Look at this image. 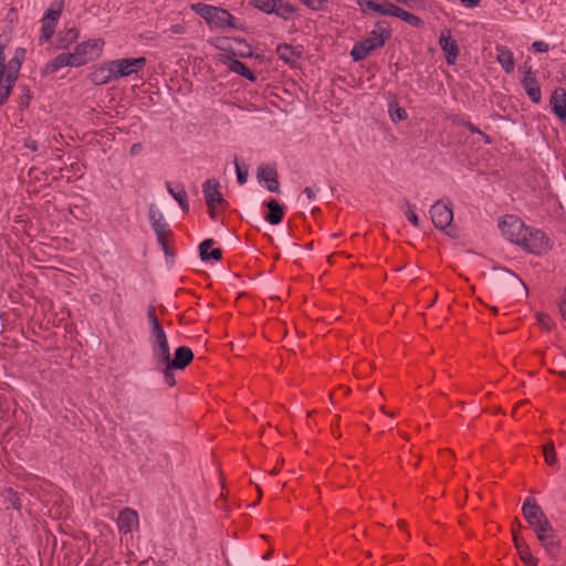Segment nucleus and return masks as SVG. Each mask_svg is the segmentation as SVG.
Wrapping results in <instances>:
<instances>
[{
	"instance_id": "nucleus-1",
	"label": "nucleus",
	"mask_w": 566,
	"mask_h": 566,
	"mask_svg": "<svg viewBox=\"0 0 566 566\" xmlns=\"http://www.w3.org/2000/svg\"><path fill=\"white\" fill-rule=\"evenodd\" d=\"M389 36L390 30L380 23L376 24L375 29L369 33L367 39L357 42L353 46L350 56L354 61L364 60L371 51L382 46Z\"/></svg>"
},
{
	"instance_id": "nucleus-2",
	"label": "nucleus",
	"mask_w": 566,
	"mask_h": 566,
	"mask_svg": "<svg viewBox=\"0 0 566 566\" xmlns=\"http://www.w3.org/2000/svg\"><path fill=\"white\" fill-rule=\"evenodd\" d=\"M24 57V51H17L15 55L9 61L6 71L4 85L0 88V105H3L9 98L13 85L18 78L19 71Z\"/></svg>"
},
{
	"instance_id": "nucleus-3",
	"label": "nucleus",
	"mask_w": 566,
	"mask_h": 566,
	"mask_svg": "<svg viewBox=\"0 0 566 566\" xmlns=\"http://www.w3.org/2000/svg\"><path fill=\"white\" fill-rule=\"evenodd\" d=\"M249 6L265 14H276L283 20H289L294 13L292 4L282 0H248Z\"/></svg>"
},
{
	"instance_id": "nucleus-4",
	"label": "nucleus",
	"mask_w": 566,
	"mask_h": 566,
	"mask_svg": "<svg viewBox=\"0 0 566 566\" xmlns=\"http://www.w3.org/2000/svg\"><path fill=\"white\" fill-rule=\"evenodd\" d=\"M148 218L151 229L156 233L158 243L163 247L164 250H166L168 239L171 235V231L169 229V224L164 218V214L155 203H150L148 206Z\"/></svg>"
},
{
	"instance_id": "nucleus-5",
	"label": "nucleus",
	"mask_w": 566,
	"mask_h": 566,
	"mask_svg": "<svg viewBox=\"0 0 566 566\" xmlns=\"http://www.w3.org/2000/svg\"><path fill=\"white\" fill-rule=\"evenodd\" d=\"M500 228L503 235L516 244H520L521 241L525 240V235L527 234V227L521 219L514 216L505 217L500 223Z\"/></svg>"
},
{
	"instance_id": "nucleus-6",
	"label": "nucleus",
	"mask_w": 566,
	"mask_h": 566,
	"mask_svg": "<svg viewBox=\"0 0 566 566\" xmlns=\"http://www.w3.org/2000/svg\"><path fill=\"white\" fill-rule=\"evenodd\" d=\"M525 240L521 241V245L526 252L534 254H543L548 251V239L541 230H532L527 228Z\"/></svg>"
},
{
	"instance_id": "nucleus-7",
	"label": "nucleus",
	"mask_w": 566,
	"mask_h": 566,
	"mask_svg": "<svg viewBox=\"0 0 566 566\" xmlns=\"http://www.w3.org/2000/svg\"><path fill=\"white\" fill-rule=\"evenodd\" d=\"M103 46L104 41L102 39H93L78 44L74 53L80 66L99 57Z\"/></svg>"
},
{
	"instance_id": "nucleus-8",
	"label": "nucleus",
	"mask_w": 566,
	"mask_h": 566,
	"mask_svg": "<svg viewBox=\"0 0 566 566\" xmlns=\"http://www.w3.org/2000/svg\"><path fill=\"white\" fill-rule=\"evenodd\" d=\"M522 512H523V515L525 517V520L528 522V524L535 530L537 527H542L543 528V524H544V530L543 531H547V517L546 515L544 514L543 510L541 509V506L535 502L534 499L532 497H527L522 506Z\"/></svg>"
},
{
	"instance_id": "nucleus-9",
	"label": "nucleus",
	"mask_w": 566,
	"mask_h": 566,
	"mask_svg": "<svg viewBox=\"0 0 566 566\" xmlns=\"http://www.w3.org/2000/svg\"><path fill=\"white\" fill-rule=\"evenodd\" d=\"M429 212L433 224L440 230H446L453 221L452 208L441 200L436 201Z\"/></svg>"
},
{
	"instance_id": "nucleus-10",
	"label": "nucleus",
	"mask_w": 566,
	"mask_h": 566,
	"mask_svg": "<svg viewBox=\"0 0 566 566\" xmlns=\"http://www.w3.org/2000/svg\"><path fill=\"white\" fill-rule=\"evenodd\" d=\"M544 528L545 527L543 526V530ZM534 531L537 539L541 542L546 553L552 557L556 558L559 552L560 542L557 539L555 530L549 523V521L547 522V531H542L541 526L535 528Z\"/></svg>"
},
{
	"instance_id": "nucleus-11",
	"label": "nucleus",
	"mask_w": 566,
	"mask_h": 566,
	"mask_svg": "<svg viewBox=\"0 0 566 566\" xmlns=\"http://www.w3.org/2000/svg\"><path fill=\"white\" fill-rule=\"evenodd\" d=\"M112 62V67L114 70L115 78L128 76L130 74L136 73L138 70L143 69L146 64V59L144 56L136 59H120L114 60Z\"/></svg>"
},
{
	"instance_id": "nucleus-12",
	"label": "nucleus",
	"mask_w": 566,
	"mask_h": 566,
	"mask_svg": "<svg viewBox=\"0 0 566 566\" xmlns=\"http://www.w3.org/2000/svg\"><path fill=\"white\" fill-rule=\"evenodd\" d=\"M153 355L156 359L157 364H164L168 361V357L170 355V348L168 345V339L164 329L157 331L153 333Z\"/></svg>"
},
{
	"instance_id": "nucleus-13",
	"label": "nucleus",
	"mask_w": 566,
	"mask_h": 566,
	"mask_svg": "<svg viewBox=\"0 0 566 566\" xmlns=\"http://www.w3.org/2000/svg\"><path fill=\"white\" fill-rule=\"evenodd\" d=\"M61 14V7L57 9L50 8L42 18V28L40 41L45 42L52 38L55 27Z\"/></svg>"
},
{
	"instance_id": "nucleus-14",
	"label": "nucleus",
	"mask_w": 566,
	"mask_h": 566,
	"mask_svg": "<svg viewBox=\"0 0 566 566\" xmlns=\"http://www.w3.org/2000/svg\"><path fill=\"white\" fill-rule=\"evenodd\" d=\"M211 28H235L233 15L226 9L214 7L208 22Z\"/></svg>"
},
{
	"instance_id": "nucleus-15",
	"label": "nucleus",
	"mask_w": 566,
	"mask_h": 566,
	"mask_svg": "<svg viewBox=\"0 0 566 566\" xmlns=\"http://www.w3.org/2000/svg\"><path fill=\"white\" fill-rule=\"evenodd\" d=\"M203 195L208 207L221 205L224 202L220 192V182L217 179H208L203 184Z\"/></svg>"
},
{
	"instance_id": "nucleus-16",
	"label": "nucleus",
	"mask_w": 566,
	"mask_h": 566,
	"mask_svg": "<svg viewBox=\"0 0 566 566\" xmlns=\"http://www.w3.org/2000/svg\"><path fill=\"white\" fill-rule=\"evenodd\" d=\"M439 44L446 54L447 63L449 65L454 64L459 56V48L457 41L452 39L450 31L441 33Z\"/></svg>"
},
{
	"instance_id": "nucleus-17",
	"label": "nucleus",
	"mask_w": 566,
	"mask_h": 566,
	"mask_svg": "<svg viewBox=\"0 0 566 566\" xmlns=\"http://www.w3.org/2000/svg\"><path fill=\"white\" fill-rule=\"evenodd\" d=\"M64 66H72V67L80 66L74 52L73 53L66 52V53L59 54L55 59H53L45 65V72L46 73H55L56 71H59L60 69H62Z\"/></svg>"
},
{
	"instance_id": "nucleus-18",
	"label": "nucleus",
	"mask_w": 566,
	"mask_h": 566,
	"mask_svg": "<svg viewBox=\"0 0 566 566\" xmlns=\"http://www.w3.org/2000/svg\"><path fill=\"white\" fill-rule=\"evenodd\" d=\"M193 359L192 350L187 346H180L175 352V357L171 358L169 355L168 361L164 364H169L170 367H175V369H185Z\"/></svg>"
},
{
	"instance_id": "nucleus-19",
	"label": "nucleus",
	"mask_w": 566,
	"mask_h": 566,
	"mask_svg": "<svg viewBox=\"0 0 566 566\" xmlns=\"http://www.w3.org/2000/svg\"><path fill=\"white\" fill-rule=\"evenodd\" d=\"M497 281L500 290L521 289L526 292V286L523 281L509 270H501L497 274Z\"/></svg>"
},
{
	"instance_id": "nucleus-20",
	"label": "nucleus",
	"mask_w": 566,
	"mask_h": 566,
	"mask_svg": "<svg viewBox=\"0 0 566 566\" xmlns=\"http://www.w3.org/2000/svg\"><path fill=\"white\" fill-rule=\"evenodd\" d=\"M359 4L364 11L371 10L382 15L395 17V13L397 11V6L392 4L388 0H381V2L367 0L365 2H359Z\"/></svg>"
},
{
	"instance_id": "nucleus-21",
	"label": "nucleus",
	"mask_w": 566,
	"mask_h": 566,
	"mask_svg": "<svg viewBox=\"0 0 566 566\" xmlns=\"http://www.w3.org/2000/svg\"><path fill=\"white\" fill-rule=\"evenodd\" d=\"M117 524L119 531L125 534L130 533L138 526L137 512L132 509H124L118 515Z\"/></svg>"
},
{
	"instance_id": "nucleus-22",
	"label": "nucleus",
	"mask_w": 566,
	"mask_h": 566,
	"mask_svg": "<svg viewBox=\"0 0 566 566\" xmlns=\"http://www.w3.org/2000/svg\"><path fill=\"white\" fill-rule=\"evenodd\" d=\"M551 105L553 113L566 124V92L563 88H557L553 92L551 97Z\"/></svg>"
},
{
	"instance_id": "nucleus-23",
	"label": "nucleus",
	"mask_w": 566,
	"mask_h": 566,
	"mask_svg": "<svg viewBox=\"0 0 566 566\" xmlns=\"http://www.w3.org/2000/svg\"><path fill=\"white\" fill-rule=\"evenodd\" d=\"M258 179L260 182L264 181L266 184V188L271 192L280 191V184L276 178V171L274 168L264 166L259 167L258 169Z\"/></svg>"
},
{
	"instance_id": "nucleus-24",
	"label": "nucleus",
	"mask_w": 566,
	"mask_h": 566,
	"mask_svg": "<svg viewBox=\"0 0 566 566\" xmlns=\"http://www.w3.org/2000/svg\"><path fill=\"white\" fill-rule=\"evenodd\" d=\"M92 82L96 85H103L111 81L116 80L114 70L112 67V62H108L105 65H102L94 70L91 74Z\"/></svg>"
},
{
	"instance_id": "nucleus-25",
	"label": "nucleus",
	"mask_w": 566,
	"mask_h": 566,
	"mask_svg": "<svg viewBox=\"0 0 566 566\" xmlns=\"http://www.w3.org/2000/svg\"><path fill=\"white\" fill-rule=\"evenodd\" d=\"M523 86L526 91V94L528 95L530 99L533 103H539L541 101V90L537 84L536 78L532 75L531 72H528L524 80H523Z\"/></svg>"
},
{
	"instance_id": "nucleus-26",
	"label": "nucleus",
	"mask_w": 566,
	"mask_h": 566,
	"mask_svg": "<svg viewBox=\"0 0 566 566\" xmlns=\"http://www.w3.org/2000/svg\"><path fill=\"white\" fill-rule=\"evenodd\" d=\"M497 56L496 60L504 69L506 73H512L514 71L515 61L511 50L505 46H496Z\"/></svg>"
},
{
	"instance_id": "nucleus-27",
	"label": "nucleus",
	"mask_w": 566,
	"mask_h": 566,
	"mask_svg": "<svg viewBox=\"0 0 566 566\" xmlns=\"http://www.w3.org/2000/svg\"><path fill=\"white\" fill-rule=\"evenodd\" d=\"M269 213L265 216V220L271 224H279L284 216L282 206L274 199L266 202Z\"/></svg>"
},
{
	"instance_id": "nucleus-28",
	"label": "nucleus",
	"mask_w": 566,
	"mask_h": 566,
	"mask_svg": "<svg viewBox=\"0 0 566 566\" xmlns=\"http://www.w3.org/2000/svg\"><path fill=\"white\" fill-rule=\"evenodd\" d=\"M229 70L250 80L251 82L256 80V76L252 73V71L239 60L231 59L229 61Z\"/></svg>"
},
{
	"instance_id": "nucleus-29",
	"label": "nucleus",
	"mask_w": 566,
	"mask_h": 566,
	"mask_svg": "<svg viewBox=\"0 0 566 566\" xmlns=\"http://www.w3.org/2000/svg\"><path fill=\"white\" fill-rule=\"evenodd\" d=\"M166 188H167L168 192L174 197V199L179 203L181 210L187 212L189 210V203H188V200H187L188 196H187V192H186L185 188L181 186L176 191L172 188L170 182L166 184Z\"/></svg>"
},
{
	"instance_id": "nucleus-30",
	"label": "nucleus",
	"mask_w": 566,
	"mask_h": 566,
	"mask_svg": "<svg viewBox=\"0 0 566 566\" xmlns=\"http://www.w3.org/2000/svg\"><path fill=\"white\" fill-rule=\"evenodd\" d=\"M513 541H514V544H515V547L518 552V555L521 557V559L524 562V563H528V562H532L534 558V556L532 555L531 551H530V547L527 544H525L520 537L518 535L516 534V532L513 531Z\"/></svg>"
},
{
	"instance_id": "nucleus-31",
	"label": "nucleus",
	"mask_w": 566,
	"mask_h": 566,
	"mask_svg": "<svg viewBox=\"0 0 566 566\" xmlns=\"http://www.w3.org/2000/svg\"><path fill=\"white\" fill-rule=\"evenodd\" d=\"M395 17L401 19L402 21H405L408 24L416 27V28H421L423 25V21L419 17H417L399 7H397Z\"/></svg>"
},
{
	"instance_id": "nucleus-32",
	"label": "nucleus",
	"mask_w": 566,
	"mask_h": 566,
	"mask_svg": "<svg viewBox=\"0 0 566 566\" xmlns=\"http://www.w3.org/2000/svg\"><path fill=\"white\" fill-rule=\"evenodd\" d=\"M78 38V32L75 28H71L60 32L59 34V46L62 49L67 48L70 44L75 42Z\"/></svg>"
},
{
	"instance_id": "nucleus-33",
	"label": "nucleus",
	"mask_w": 566,
	"mask_h": 566,
	"mask_svg": "<svg viewBox=\"0 0 566 566\" xmlns=\"http://www.w3.org/2000/svg\"><path fill=\"white\" fill-rule=\"evenodd\" d=\"M191 10L200 15L202 19H205L206 22H208L211 13L213 12L214 6L206 4L202 2L193 3L191 4Z\"/></svg>"
},
{
	"instance_id": "nucleus-34",
	"label": "nucleus",
	"mask_w": 566,
	"mask_h": 566,
	"mask_svg": "<svg viewBox=\"0 0 566 566\" xmlns=\"http://www.w3.org/2000/svg\"><path fill=\"white\" fill-rule=\"evenodd\" d=\"M543 452L545 462L548 465L554 467L557 463V455L553 442H547L543 448Z\"/></svg>"
},
{
	"instance_id": "nucleus-35",
	"label": "nucleus",
	"mask_w": 566,
	"mask_h": 566,
	"mask_svg": "<svg viewBox=\"0 0 566 566\" xmlns=\"http://www.w3.org/2000/svg\"><path fill=\"white\" fill-rule=\"evenodd\" d=\"M389 116L392 122L397 123L399 120L405 119L407 117V113L397 103H391L389 105Z\"/></svg>"
},
{
	"instance_id": "nucleus-36",
	"label": "nucleus",
	"mask_w": 566,
	"mask_h": 566,
	"mask_svg": "<svg viewBox=\"0 0 566 566\" xmlns=\"http://www.w3.org/2000/svg\"><path fill=\"white\" fill-rule=\"evenodd\" d=\"M405 216L407 219L415 226L419 227L420 220L418 214L416 213V207L415 205L410 203L409 201H406L405 209H403Z\"/></svg>"
},
{
	"instance_id": "nucleus-37",
	"label": "nucleus",
	"mask_w": 566,
	"mask_h": 566,
	"mask_svg": "<svg viewBox=\"0 0 566 566\" xmlns=\"http://www.w3.org/2000/svg\"><path fill=\"white\" fill-rule=\"evenodd\" d=\"M277 53L285 62H293L294 50L291 45L282 44L277 46Z\"/></svg>"
},
{
	"instance_id": "nucleus-38",
	"label": "nucleus",
	"mask_w": 566,
	"mask_h": 566,
	"mask_svg": "<svg viewBox=\"0 0 566 566\" xmlns=\"http://www.w3.org/2000/svg\"><path fill=\"white\" fill-rule=\"evenodd\" d=\"M158 365L164 366L163 374H164L165 381L169 387H172L176 384L175 375L172 373V369H175V367H170L169 364H158Z\"/></svg>"
},
{
	"instance_id": "nucleus-39",
	"label": "nucleus",
	"mask_w": 566,
	"mask_h": 566,
	"mask_svg": "<svg viewBox=\"0 0 566 566\" xmlns=\"http://www.w3.org/2000/svg\"><path fill=\"white\" fill-rule=\"evenodd\" d=\"M536 319L537 323L541 325L542 328L549 331L553 327V321L551 317L545 313H536Z\"/></svg>"
},
{
	"instance_id": "nucleus-40",
	"label": "nucleus",
	"mask_w": 566,
	"mask_h": 566,
	"mask_svg": "<svg viewBox=\"0 0 566 566\" xmlns=\"http://www.w3.org/2000/svg\"><path fill=\"white\" fill-rule=\"evenodd\" d=\"M148 319L151 324V334L153 333H156L157 331H161L163 327L160 326L159 322H158V318L156 316V313H155V308L153 306H150L148 308Z\"/></svg>"
},
{
	"instance_id": "nucleus-41",
	"label": "nucleus",
	"mask_w": 566,
	"mask_h": 566,
	"mask_svg": "<svg viewBox=\"0 0 566 566\" xmlns=\"http://www.w3.org/2000/svg\"><path fill=\"white\" fill-rule=\"evenodd\" d=\"M212 244H213V240L212 239H206L205 241H202L200 243V245H199L200 258L203 261L209 260V252H208V250H210Z\"/></svg>"
},
{
	"instance_id": "nucleus-42",
	"label": "nucleus",
	"mask_w": 566,
	"mask_h": 566,
	"mask_svg": "<svg viewBox=\"0 0 566 566\" xmlns=\"http://www.w3.org/2000/svg\"><path fill=\"white\" fill-rule=\"evenodd\" d=\"M302 2L313 10H324L327 7V0H302Z\"/></svg>"
},
{
	"instance_id": "nucleus-43",
	"label": "nucleus",
	"mask_w": 566,
	"mask_h": 566,
	"mask_svg": "<svg viewBox=\"0 0 566 566\" xmlns=\"http://www.w3.org/2000/svg\"><path fill=\"white\" fill-rule=\"evenodd\" d=\"M234 164H235V171H237L238 182L240 185H243L248 180V171L247 170H242L240 165L238 164V161H235Z\"/></svg>"
},
{
	"instance_id": "nucleus-44",
	"label": "nucleus",
	"mask_w": 566,
	"mask_h": 566,
	"mask_svg": "<svg viewBox=\"0 0 566 566\" xmlns=\"http://www.w3.org/2000/svg\"><path fill=\"white\" fill-rule=\"evenodd\" d=\"M463 126H465L470 132L472 133H476V134H480L483 136L485 143H491L490 139H489V136L485 135L484 133H482L478 127H475L472 123L470 122H465L462 124Z\"/></svg>"
},
{
	"instance_id": "nucleus-45",
	"label": "nucleus",
	"mask_w": 566,
	"mask_h": 566,
	"mask_svg": "<svg viewBox=\"0 0 566 566\" xmlns=\"http://www.w3.org/2000/svg\"><path fill=\"white\" fill-rule=\"evenodd\" d=\"M167 32H169L170 34H184L186 32V28L184 24L177 23V24L171 25L167 30Z\"/></svg>"
},
{
	"instance_id": "nucleus-46",
	"label": "nucleus",
	"mask_w": 566,
	"mask_h": 566,
	"mask_svg": "<svg viewBox=\"0 0 566 566\" xmlns=\"http://www.w3.org/2000/svg\"><path fill=\"white\" fill-rule=\"evenodd\" d=\"M532 49L535 52H547L548 51V44L543 41H535L532 44Z\"/></svg>"
},
{
	"instance_id": "nucleus-47",
	"label": "nucleus",
	"mask_w": 566,
	"mask_h": 566,
	"mask_svg": "<svg viewBox=\"0 0 566 566\" xmlns=\"http://www.w3.org/2000/svg\"><path fill=\"white\" fill-rule=\"evenodd\" d=\"M222 256V251L220 249H213L210 253H209V259H213V260H220Z\"/></svg>"
},
{
	"instance_id": "nucleus-48",
	"label": "nucleus",
	"mask_w": 566,
	"mask_h": 566,
	"mask_svg": "<svg viewBox=\"0 0 566 566\" xmlns=\"http://www.w3.org/2000/svg\"><path fill=\"white\" fill-rule=\"evenodd\" d=\"M464 6L469 8L478 7L481 0H460Z\"/></svg>"
},
{
	"instance_id": "nucleus-49",
	"label": "nucleus",
	"mask_w": 566,
	"mask_h": 566,
	"mask_svg": "<svg viewBox=\"0 0 566 566\" xmlns=\"http://www.w3.org/2000/svg\"><path fill=\"white\" fill-rule=\"evenodd\" d=\"M304 193L306 195V197L308 199H314L315 198V191L312 188H310V187H306L304 189Z\"/></svg>"
},
{
	"instance_id": "nucleus-50",
	"label": "nucleus",
	"mask_w": 566,
	"mask_h": 566,
	"mask_svg": "<svg viewBox=\"0 0 566 566\" xmlns=\"http://www.w3.org/2000/svg\"><path fill=\"white\" fill-rule=\"evenodd\" d=\"M140 149H142V145L140 144H134L130 147V154L132 155H136Z\"/></svg>"
},
{
	"instance_id": "nucleus-51",
	"label": "nucleus",
	"mask_w": 566,
	"mask_h": 566,
	"mask_svg": "<svg viewBox=\"0 0 566 566\" xmlns=\"http://www.w3.org/2000/svg\"><path fill=\"white\" fill-rule=\"evenodd\" d=\"M208 209H209V214H210V217H211L212 219H214V218H216V214H217V212H216V206L208 207Z\"/></svg>"
},
{
	"instance_id": "nucleus-52",
	"label": "nucleus",
	"mask_w": 566,
	"mask_h": 566,
	"mask_svg": "<svg viewBox=\"0 0 566 566\" xmlns=\"http://www.w3.org/2000/svg\"><path fill=\"white\" fill-rule=\"evenodd\" d=\"M279 471H280L279 465H275V468H273V469L270 471V474L275 475V474H277V473H279Z\"/></svg>"
},
{
	"instance_id": "nucleus-53",
	"label": "nucleus",
	"mask_w": 566,
	"mask_h": 566,
	"mask_svg": "<svg viewBox=\"0 0 566 566\" xmlns=\"http://www.w3.org/2000/svg\"><path fill=\"white\" fill-rule=\"evenodd\" d=\"M527 566H537V560L533 559L532 562L525 563Z\"/></svg>"
},
{
	"instance_id": "nucleus-54",
	"label": "nucleus",
	"mask_w": 566,
	"mask_h": 566,
	"mask_svg": "<svg viewBox=\"0 0 566 566\" xmlns=\"http://www.w3.org/2000/svg\"><path fill=\"white\" fill-rule=\"evenodd\" d=\"M380 410L385 413V415H388V416H394V413L391 412H388L385 407H381Z\"/></svg>"
},
{
	"instance_id": "nucleus-55",
	"label": "nucleus",
	"mask_w": 566,
	"mask_h": 566,
	"mask_svg": "<svg viewBox=\"0 0 566 566\" xmlns=\"http://www.w3.org/2000/svg\"><path fill=\"white\" fill-rule=\"evenodd\" d=\"M271 555H272V551H269V552L263 556V559H269Z\"/></svg>"
},
{
	"instance_id": "nucleus-56",
	"label": "nucleus",
	"mask_w": 566,
	"mask_h": 566,
	"mask_svg": "<svg viewBox=\"0 0 566 566\" xmlns=\"http://www.w3.org/2000/svg\"><path fill=\"white\" fill-rule=\"evenodd\" d=\"M258 493H259V500H260L261 496H262V491H261V489L259 486H258Z\"/></svg>"
},
{
	"instance_id": "nucleus-57",
	"label": "nucleus",
	"mask_w": 566,
	"mask_h": 566,
	"mask_svg": "<svg viewBox=\"0 0 566 566\" xmlns=\"http://www.w3.org/2000/svg\"><path fill=\"white\" fill-rule=\"evenodd\" d=\"M398 525H399V527L403 528L405 527V522H399Z\"/></svg>"
},
{
	"instance_id": "nucleus-58",
	"label": "nucleus",
	"mask_w": 566,
	"mask_h": 566,
	"mask_svg": "<svg viewBox=\"0 0 566 566\" xmlns=\"http://www.w3.org/2000/svg\"><path fill=\"white\" fill-rule=\"evenodd\" d=\"M283 463H284V459H281V460L279 461V465H282Z\"/></svg>"
},
{
	"instance_id": "nucleus-59",
	"label": "nucleus",
	"mask_w": 566,
	"mask_h": 566,
	"mask_svg": "<svg viewBox=\"0 0 566 566\" xmlns=\"http://www.w3.org/2000/svg\"><path fill=\"white\" fill-rule=\"evenodd\" d=\"M492 312L496 313L497 308L496 307H492Z\"/></svg>"
},
{
	"instance_id": "nucleus-60",
	"label": "nucleus",
	"mask_w": 566,
	"mask_h": 566,
	"mask_svg": "<svg viewBox=\"0 0 566 566\" xmlns=\"http://www.w3.org/2000/svg\"><path fill=\"white\" fill-rule=\"evenodd\" d=\"M565 81H566V73L564 74Z\"/></svg>"
}]
</instances>
